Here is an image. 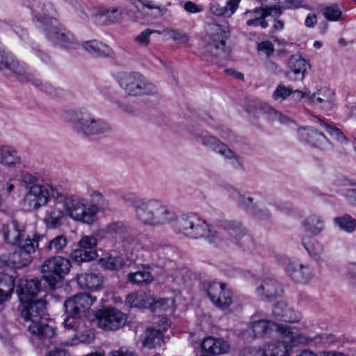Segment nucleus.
Returning <instances> with one entry per match:
<instances>
[{
	"mask_svg": "<svg viewBox=\"0 0 356 356\" xmlns=\"http://www.w3.org/2000/svg\"><path fill=\"white\" fill-rule=\"evenodd\" d=\"M90 198L70 195L63 196L62 202L65 213L74 220L92 225L100 212L109 209L108 200L99 191L92 190Z\"/></svg>",
	"mask_w": 356,
	"mask_h": 356,
	"instance_id": "f257e3e1",
	"label": "nucleus"
},
{
	"mask_svg": "<svg viewBox=\"0 0 356 356\" xmlns=\"http://www.w3.org/2000/svg\"><path fill=\"white\" fill-rule=\"evenodd\" d=\"M21 303L22 316L26 322L31 339L38 340L39 343L47 345L46 341H50L54 337L55 329L47 323L48 318L45 301L40 299Z\"/></svg>",
	"mask_w": 356,
	"mask_h": 356,
	"instance_id": "f03ea898",
	"label": "nucleus"
},
{
	"mask_svg": "<svg viewBox=\"0 0 356 356\" xmlns=\"http://www.w3.org/2000/svg\"><path fill=\"white\" fill-rule=\"evenodd\" d=\"M128 200L135 208L137 219L144 225H159L176 218L175 213L158 200L141 199L134 194L129 195Z\"/></svg>",
	"mask_w": 356,
	"mask_h": 356,
	"instance_id": "7ed1b4c3",
	"label": "nucleus"
},
{
	"mask_svg": "<svg viewBox=\"0 0 356 356\" xmlns=\"http://www.w3.org/2000/svg\"><path fill=\"white\" fill-rule=\"evenodd\" d=\"M175 229L193 238L205 237L210 243L221 245L222 238L221 222L217 228L211 227L207 222L194 213L183 215L178 218L175 224Z\"/></svg>",
	"mask_w": 356,
	"mask_h": 356,
	"instance_id": "20e7f679",
	"label": "nucleus"
},
{
	"mask_svg": "<svg viewBox=\"0 0 356 356\" xmlns=\"http://www.w3.org/2000/svg\"><path fill=\"white\" fill-rule=\"evenodd\" d=\"M62 118L75 131L85 136L103 134L111 129L108 123L96 118L84 108L67 110Z\"/></svg>",
	"mask_w": 356,
	"mask_h": 356,
	"instance_id": "39448f33",
	"label": "nucleus"
},
{
	"mask_svg": "<svg viewBox=\"0 0 356 356\" xmlns=\"http://www.w3.org/2000/svg\"><path fill=\"white\" fill-rule=\"evenodd\" d=\"M229 38V32L226 28L219 24L214 25L211 33L205 37L202 58L213 62L217 58L226 57L231 51V47L227 44Z\"/></svg>",
	"mask_w": 356,
	"mask_h": 356,
	"instance_id": "423d86ee",
	"label": "nucleus"
},
{
	"mask_svg": "<svg viewBox=\"0 0 356 356\" xmlns=\"http://www.w3.org/2000/svg\"><path fill=\"white\" fill-rule=\"evenodd\" d=\"M63 195L54 186L43 184L31 186L23 199L24 206L29 211H37L50 200H62Z\"/></svg>",
	"mask_w": 356,
	"mask_h": 356,
	"instance_id": "0eeeda50",
	"label": "nucleus"
},
{
	"mask_svg": "<svg viewBox=\"0 0 356 356\" xmlns=\"http://www.w3.org/2000/svg\"><path fill=\"white\" fill-rule=\"evenodd\" d=\"M118 83L125 92L133 97L156 93V86L138 72H124L118 76Z\"/></svg>",
	"mask_w": 356,
	"mask_h": 356,
	"instance_id": "6e6552de",
	"label": "nucleus"
},
{
	"mask_svg": "<svg viewBox=\"0 0 356 356\" xmlns=\"http://www.w3.org/2000/svg\"><path fill=\"white\" fill-rule=\"evenodd\" d=\"M221 245H229L236 243L244 250L249 249L253 245L252 238L245 233L240 222L224 220L221 221Z\"/></svg>",
	"mask_w": 356,
	"mask_h": 356,
	"instance_id": "1a4fd4ad",
	"label": "nucleus"
},
{
	"mask_svg": "<svg viewBox=\"0 0 356 356\" xmlns=\"http://www.w3.org/2000/svg\"><path fill=\"white\" fill-rule=\"evenodd\" d=\"M40 27L45 38L55 44L64 48H76L79 43L72 33L60 26L56 19H52L49 24L40 22Z\"/></svg>",
	"mask_w": 356,
	"mask_h": 356,
	"instance_id": "9d476101",
	"label": "nucleus"
},
{
	"mask_svg": "<svg viewBox=\"0 0 356 356\" xmlns=\"http://www.w3.org/2000/svg\"><path fill=\"white\" fill-rule=\"evenodd\" d=\"M43 238V235L34 233L33 238H27L24 243L17 245L18 248L10 254L9 261L16 268L28 266L33 260V254L38 248L39 242Z\"/></svg>",
	"mask_w": 356,
	"mask_h": 356,
	"instance_id": "9b49d317",
	"label": "nucleus"
},
{
	"mask_svg": "<svg viewBox=\"0 0 356 356\" xmlns=\"http://www.w3.org/2000/svg\"><path fill=\"white\" fill-rule=\"evenodd\" d=\"M71 267L68 259L60 256H54L47 259L41 267L43 278L50 286L59 282L63 276L67 274Z\"/></svg>",
	"mask_w": 356,
	"mask_h": 356,
	"instance_id": "f8f14e48",
	"label": "nucleus"
},
{
	"mask_svg": "<svg viewBox=\"0 0 356 356\" xmlns=\"http://www.w3.org/2000/svg\"><path fill=\"white\" fill-rule=\"evenodd\" d=\"M197 141H200L205 147L219 153L230 161L234 168H242L243 164L238 156L232 151L225 144L220 140L210 135L205 134L203 131L195 134Z\"/></svg>",
	"mask_w": 356,
	"mask_h": 356,
	"instance_id": "ddd939ff",
	"label": "nucleus"
},
{
	"mask_svg": "<svg viewBox=\"0 0 356 356\" xmlns=\"http://www.w3.org/2000/svg\"><path fill=\"white\" fill-rule=\"evenodd\" d=\"M207 293L210 300L219 308L227 309L232 303L233 292L225 283L216 281L209 283Z\"/></svg>",
	"mask_w": 356,
	"mask_h": 356,
	"instance_id": "4468645a",
	"label": "nucleus"
},
{
	"mask_svg": "<svg viewBox=\"0 0 356 356\" xmlns=\"http://www.w3.org/2000/svg\"><path fill=\"white\" fill-rule=\"evenodd\" d=\"M1 232L4 241L10 245H17L24 243L27 238H33V234L26 233V225L17 220H11L3 224Z\"/></svg>",
	"mask_w": 356,
	"mask_h": 356,
	"instance_id": "2eb2a0df",
	"label": "nucleus"
},
{
	"mask_svg": "<svg viewBox=\"0 0 356 356\" xmlns=\"http://www.w3.org/2000/svg\"><path fill=\"white\" fill-rule=\"evenodd\" d=\"M249 329L252 330L255 337H263L266 334H270V330L276 329L278 332L285 334L286 337H290L291 340L296 342V337L293 336V331L287 325H279L271 321L264 319H256L254 316L252 317Z\"/></svg>",
	"mask_w": 356,
	"mask_h": 356,
	"instance_id": "dca6fc26",
	"label": "nucleus"
},
{
	"mask_svg": "<svg viewBox=\"0 0 356 356\" xmlns=\"http://www.w3.org/2000/svg\"><path fill=\"white\" fill-rule=\"evenodd\" d=\"M282 10L277 7L257 8L252 10H248L245 15L249 19L246 21L248 26H261L266 29L268 26L269 17H279Z\"/></svg>",
	"mask_w": 356,
	"mask_h": 356,
	"instance_id": "f3484780",
	"label": "nucleus"
},
{
	"mask_svg": "<svg viewBox=\"0 0 356 356\" xmlns=\"http://www.w3.org/2000/svg\"><path fill=\"white\" fill-rule=\"evenodd\" d=\"M97 318L98 326L105 330H118L127 321L125 314L114 308L100 311Z\"/></svg>",
	"mask_w": 356,
	"mask_h": 356,
	"instance_id": "a211bd4d",
	"label": "nucleus"
},
{
	"mask_svg": "<svg viewBox=\"0 0 356 356\" xmlns=\"http://www.w3.org/2000/svg\"><path fill=\"white\" fill-rule=\"evenodd\" d=\"M31 9L33 15V22L35 26L42 31V28L40 27V22L44 24H49V22L55 17L56 10L53 5L47 2L45 0H33L31 5Z\"/></svg>",
	"mask_w": 356,
	"mask_h": 356,
	"instance_id": "6ab92c4d",
	"label": "nucleus"
},
{
	"mask_svg": "<svg viewBox=\"0 0 356 356\" xmlns=\"http://www.w3.org/2000/svg\"><path fill=\"white\" fill-rule=\"evenodd\" d=\"M300 139L312 147L321 150H328L332 148L330 140L321 132L313 127H302L298 130Z\"/></svg>",
	"mask_w": 356,
	"mask_h": 356,
	"instance_id": "aec40b11",
	"label": "nucleus"
},
{
	"mask_svg": "<svg viewBox=\"0 0 356 356\" xmlns=\"http://www.w3.org/2000/svg\"><path fill=\"white\" fill-rule=\"evenodd\" d=\"M95 299L90 294H76L65 300L64 308L66 314L83 316L86 310L92 305Z\"/></svg>",
	"mask_w": 356,
	"mask_h": 356,
	"instance_id": "412c9836",
	"label": "nucleus"
},
{
	"mask_svg": "<svg viewBox=\"0 0 356 356\" xmlns=\"http://www.w3.org/2000/svg\"><path fill=\"white\" fill-rule=\"evenodd\" d=\"M284 339L282 341L270 343L263 348L264 353L266 356H290L292 349L291 343H298L303 341L300 335L293 332V336L296 337V342H293L291 340L290 337H286L285 334H283Z\"/></svg>",
	"mask_w": 356,
	"mask_h": 356,
	"instance_id": "4be33fe9",
	"label": "nucleus"
},
{
	"mask_svg": "<svg viewBox=\"0 0 356 356\" xmlns=\"http://www.w3.org/2000/svg\"><path fill=\"white\" fill-rule=\"evenodd\" d=\"M288 275L296 282L308 283L314 276L312 268L296 261L289 260L286 267Z\"/></svg>",
	"mask_w": 356,
	"mask_h": 356,
	"instance_id": "5701e85b",
	"label": "nucleus"
},
{
	"mask_svg": "<svg viewBox=\"0 0 356 356\" xmlns=\"http://www.w3.org/2000/svg\"><path fill=\"white\" fill-rule=\"evenodd\" d=\"M40 290L38 279H20L17 287V293L21 302L33 300Z\"/></svg>",
	"mask_w": 356,
	"mask_h": 356,
	"instance_id": "b1692460",
	"label": "nucleus"
},
{
	"mask_svg": "<svg viewBox=\"0 0 356 356\" xmlns=\"http://www.w3.org/2000/svg\"><path fill=\"white\" fill-rule=\"evenodd\" d=\"M309 67V64L300 55H293L288 62L286 76L290 81H302Z\"/></svg>",
	"mask_w": 356,
	"mask_h": 356,
	"instance_id": "393cba45",
	"label": "nucleus"
},
{
	"mask_svg": "<svg viewBox=\"0 0 356 356\" xmlns=\"http://www.w3.org/2000/svg\"><path fill=\"white\" fill-rule=\"evenodd\" d=\"M258 296L268 300H272L281 296L284 293L282 284L273 277H266L257 288Z\"/></svg>",
	"mask_w": 356,
	"mask_h": 356,
	"instance_id": "a878e982",
	"label": "nucleus"
},
{
	"mask_svg": "<svg viewBox=\"0 0 356 356\" xmlns=\"http://www.w3.org/2000/svg\"><path fill=\"white\" fill-rule=\"evenodd\" d=\"M99 232L104 236L111 237L128 243L134 241L131 237L130 229L122 222H113L102 228Z\"/></svg>",
	"mask_w": 356,
	"mask_h": 356,
	"instance_id": "bb28decb",
	"label": "nucleus"
},
{
	"mask_svg": "<svg viewBox=\"0 0 356 356\" xmlns=\"http://www.w3.org/2000/svg\"><path fill=\"white\" fill-rule=\"evenodd\" d=\"M228 191L229 195L234 200L244 205L257 218L265 219L270 216V213L268 210L259 209L257 205L252 204L253 200L252 197H245L234 187H230Z\"/></svg>",
	"mask_w": 356,
	"mask_h": 356,
	"instance_id": "cd10ccee",
	"label": "nucleus"
},
{
	"mask_svg": "<svg viewBox=\"0 0 356 356\" xmlns=\"http://www.w3.org/2000/svg\"><path fill=\"white\" fill-rule=\"evenodd\" d=\"M273 315L275 319L288 323L298 322L302 318L299 312L296 311L283 301H279L275 304Z\"/></svg>",
	"mask_w": 356,
	"mask_h": 356,
	"instance_id": "c85d7f7f",
	"label": "nucleus"
},
{
	"mask_svg": "<svg viewBox=\"0 0 356 356\" xmlns=\"http://www.w3.org/2000/svg\"><path fill=\"white\" fill-rule=\"evenodd\" d=\"M229 343L222 339L207 337L202 343V348L209 355H219L227 353L229 350Z\"/></svg>",
	"mask_w": 356,
	"mask_h": 356,
	"instance_id": "c756f323",
	"label": "nucleus"
},
{
	"mask_svg": "<svg viewBox=\"0 0 356 356\" xmlns=\"http://www.w3.org/2000/svg\"><path fill=\"white\" fill-rule=\"evenodd\" d=\"M309 96V102H317L321 104V108L325 110H330L333 107L334 93L328 88H321L316 92H314L312 95Z\"/></svg>",
	"mask_w": 356,
	"mask_h": 356,
	"instance_id": "7c9ffc66",
	"label": "nucleus"
},
{
	"mask_svg": "<svg viewBox=\"0 0 356 356\" xmlns=\"http://www.w3.org/2000/svg\"><path fill=\"white\" fill-rule=\"evenodd\" d=\"M82 46L93 56L113 58L115 56L113 50L110 47L97 40L84 42Z\"/></svg>",
	"mask_w": 356,
	"mask_h": 356,
	"instance_id": "2f4dec72",
	"label": "nucleus"
},
{
	"mask_svg": "<svg viewBox=\"0 0 356 356\" xmlns=\"http://www.w3.org/2000/svg\"><path fill=\"white\" fill-rule=\"evenodd\" d=\"M241 0H229L225 4L219 1H212L210 4L211 12L216 16L231 17L236 10Z\"/></svg>",
	"mask_w": 356,
	"mask_h": 356,
	"instance_id": "473e14b6",
	"label": "nucleus"
},
{
	"mask_svg": "<svg viewBox=\"0 0 356 356\" xmlns=\"http://www.w3.org/2000/svg\"><path fill=\"white\" fill-rule=\"evenodd\" d=\"M80 287L88 290H97L102 284V276L97 272H88L79 274L76 277Z\"/></svg>",
	"mask_w": 356,
	"mask_h": 356,
	"instance_id": "72a5a7b5",
	"label": "nucleus"
},
{
	"mask_svg": "<svg viewBox=\"0 0 356 356\" xmlns=\"http://www.w3.org/2000/svg\"><path fill=\"white\" fill-rule=\"evenodd\" d=\"M6 70L10 72L19 81H29L32 77V74L28 70L27 66L24 63H20L15 56L10 62Z\"/></svg>",
	"mask_w": 356,
	"mask_h": 356,
	"instance_id": "f704fd0d",
	"label": "nucleus"
},
{
	"mask_svg": "<svg viewBox=\"0 0 356 356\" xmlns=\"http://www.w3.org/2000/svg\"><path fill=\"white\" fill-rule=\"evenodd\" d=\"M21 161L18 152L11 146H0V163L8 167H15Z\"/></svg>",
	"mask_w": 356,
	"mask_h": 356,
	"instance_id": "c9c22d12",
	"label": "nucleus"
},
{
	"mask_svg": "<svg viewBox=\"0 0 356 356\" xmlns=\"http://www.w3.org/2000/svg\"><path fill=\"white\" fill-rule=\"evenodd\" d=\"M152 293L151 291L146 293H130L127 296L126 303L131 307L149 308L150 302H152Z\"/></svg>",
	"mask_w": 356,
	"mask_h": 356,
	"instance_id": "e433bc0d",
	"label": "nucleus"
},
{
	"mask_svg": "<svg viewBox=\"0 0 356 356\" xmlns=\"http://www.w3.org/2000/svg\"><path fill=\"white\" fill-rule=\"evenodd\" d=\"M302 225L306 232L314 236L319 234L325 227L323 219L316 214L309 216L303 222Z\"/></svg>",
	"mask_w": 356,
	"mask_h": 356,
	"instance_id": "4c0bfd02",
	"label": "nucleus"
},
{
	"mask_svg": "<svg viewBox=\"0 0 356 356\" xmlns=\"http://www.w3.org/2000/svg\"><path fill=\"white\" fill-rule=\"evenodd\" d=\"M152 302H150L149 309L158 315L162 313H171L173 311L174 300L170 298H161L156 300L152 294Z\"/></svg>",
	"mask_w": 356,
	"mask_h": 356,
	"instance_id": "58836bf2",
	"label": "nucleus"
},
{
	"mask_svg": "<svg viewBox=\"0 0 356 356\" xmlns=\"http://www.w3.org/2000/svg\"><path fill=\"white\" fill-rule=\"evenodd\" d=\"M66 219L65 211L60 208H52L45 216L44 222L49 228H57L63 225Z\"/></svg>",
	"mask_w": 356,
	"mask_h": 356,
	"instance_id": "ea45409f",
	"label": "nucleus"
},
{
	"mask_svg": "<svg viewBox=\"0 0 356 356\" xmlns=\"http://www.w3.org/2000/svg\"><path fill=\"white\" fill-rule=\"evenodd\" d=\"M163 338L161 330H156L154 327H149L144 333L142 345L149 349L154 348L160 345Z\"/></svg>",
	"mask_w": 356,
	"mask_h": 356,
	"instance_id": "a19ab883",
	"label": "nucleus"
},
{
	"mask_svg": "<svg viewBox=\"0 0 356 356\" xmlns=\"http://www.w3.org/2000/svg\"><path fill=\"white\" fill-rule=\"evenodd\" d=\"M10 31L15 32L17 37L23 41H26L29 38V33L25 28L20 25L0 19V31L8 33Z\"/></svg>",
	"mask_w": 356,
	"mask_h": 356,
	"instance_id": "79ce46f5",
	"label": "nucleus"
},
{
	"mask_svg": "<svg viewBox=\"0 0 356 356\" xmlns=\"http://www.w3.org/2000/svg\"><path fill=\"white\" fill-rule=\"evenodd\" d=\"M334 224L343 232L351 234L356 229V220L349 214L334 218Z\"/></svg>",
	"mask_w": 356,
	"mask_h": 356,
	"instance_id": "37998d69",
	"label": "nucleus"
},
{
	"mask_svg": "<svg viewBox=\"0 0 356 356\" xmlns=\"http://www.w3.org/2000/svg\"><path fill=\"white\" fill-rule=\"evenodd\" d=\"M97 256L96 250H87L83 248L74 250L71 253L72 259L76 262H86L95 259Z\"/></svg>",
	"mask_w": 356,
	"mask_h": 356,
	"instance_id": "c03bdc74",
	"label": "nucleus"
},
{
	"mask_svg": "<svg viewBox=\"0 0 356 356\" xmlns=\"http://www.w3.org/2000/svg\"><path fill=\"white\" fill-rule=\"evenodd\" d=\"M129 4L122 7L124 11V20L128 19L133 22L138 20V14L140 8L137 0H129Z\"/></svg>",
	"mask_w": 356,
	"mask_h": 356,
	"instance_id": "a18cd8bd",
	"label": "nucleus"
},
{
	"mask_svg": "<svg viewBox=\"0 0 356 356\" xmlns=\"http://www.w3.org/2000/svg\"><path fill=\"white\" fill-rule=\"evenodd\" d=\"M127 280L132 284L142 285L152 282V276L148 271L138 270L135 273H130L127 276Z\"/></svg>",
	"mask_w": 356,
	"mask_h": 356,
	"instance_id": "49530a36",
	"label": "nucleus"
},
{
	"mask_svg": "<svg viewBox=\"0 0 356 356\" xmlns=\"http://www.w3.org/2000/svg\"><path fill=\"white\" fill-rule=\"evenodd\" d=\"M316 119V122L319 123L321 127H324L327 133L336 140L341 143L347 140L346 137L339 129L334 126L332 124H329L327 121H325L323 119L319 118H317Z\"/></svg>",
	"mask_w": 356,
	"mask_h": 356,
	"instance_id": "de8ad7c7",
	"label": "nucleus"
},
{
	"mask_svg": "<svg viewBox=\"0 0 356 356\" xmlns=\"http://www.w3.org/2000/svg\"><path fill=\"white\" fill-rule=\"evenodd\" d=\"M67 244V238L64 235H58L49 241L47 249L53 253H60L63 251Z\"/></svg>",
	"mask_w": 356,
	"mask_h": 356,
	"instance_id": "09e8293b",
	"label": "nucleus"
},
{
	"mask_svg": "<svg viewBox=\"0 0 356 356\" xmlns=\"http://www.w3.org/2000/svg\"><path fill=\"white\" fill-rule=\"evenodd\" d=\"M81 316L67 314L63 324L66 329L78 332L83 327V319Z\"/></svg>",
	"mask_w": 356,
	"mask_h": 356,
	"instance_id": "8fccbe9b",
	"label": "nucleus"
},
{
	"mask_svg": "<svg viewBox=\"0 0 356 356\" xmlns=\"http://www.w3.org/2000/svg\"><path fill=\"white\" fill-rule=\"evenodd\" d=\"M14 288L15 280L13 277L6 273H0V291L10 297Z\"/></svg>",
	"mask_w": 356,
	"mask_h": 356,
	"instance_id": "3c124183",
	"label": "nucleus"
},
{
	"mask_svg": "<svg viewBox=\"0 0 356 356\" xmlns=\"http://www.w3.org/2000/svg\"><path fill=\"white\" fill-rule=\"evenodd\" d=\"M302 245L311 257L318 256L323 251V246L316 239H311L309 241H306V239L303 238Z\"/></svg>",
	"mask_w": 356,
	"mask_h": 356,
	"instance_id": "603ef678",
	"label": "nucleus"
},
{
	"mask_svg": "<svg viewBox=\"0 0 356 356\" xmlns=\"http://www.w3.org/2000/svg\"><path fill=\"white\" fill-rule=\"evenodd\" d=\"M293 93V88L284 85L279 84L273 93V98L275 101L282 102Z\"/></svg>",
	"mask_w": 356,
	"mask_h": 356,
	"instance_id": "864d4df0",
	"label": "nucleus"
},
{
	"mask_svg": "<svg viewBox=\"0 0 356 356\" xmlns=\"http://www.w3.org/2000/svg\"><path fill=\"white\" fill-rule=\"evenodd\" d=\"M103 14L111 22H121L124 20L122 7H113L111 9H107Z\"/></svg>",
	"mask_w": 356,
	"mask_h": 356,
	"instance_id": "5fc2aeb1",
	"label": "nucleus"
},
{
	"mask_svg": "<svg viewBox=\"0 0 356 356\" xmlns=\"http://www.w3.org/2000/svg\"><path fill=\"white\" fill-rule=\"evenodd\" d=\"M14 56L13 53L6 51V47L0 42V71L6 70Z\"/></svg>",
	"mask_w": 356,
	"mask_h": 356,
	"instance_id": "6e6d98bb",
	"label": "nucleus"
},
{
	"mask_svg": "<svg viewBox=\"0 0 356 356\" xmlns=\"http://www.w3.org/2000/svg\"><path fill=\"white\" fill-rule=\"evenodd\" d=\"M19 181L22 186H24L27 190H29V188L31 186L38 184H37V177L27 171L21 172L19 177Z\"/></svg>",
	"mask_w": 356,
	"mask_h": 356,
	"instance_id": "4d7b16f0",
	"label": "nucleus"
},
{
	"mask_svg": "<svg viewBox=\"0 0 356 356\" xmlns=\"http://www.w3.org/2000/svg\"><path fill=\"white\" fill-rule=\"evenodd\" d=\"M323 15L330 21H337L341 18L342 13L337 6L333 5L325 8Z\"/></svg>",
	"mask_w": 356,
	"mask_h": 356,
	"instance_id": "13d9d810",
	"label": "nucleus"
},
{
	"mask_svg": "<svg viewBox=\"0 0 356 356\" xmlns=\"http://www.w3.org/2000/svg\"><path fill=\"white\" fill-rule=\"evenodd\" d=\"M31 53L39 58L40 60L46 65L51 63V57L48 54L40 49L39 45L35 42L31 43Z\"/></svg>",
	"mask_w": 356,
	"mask_h": 356,
	"instance_id": "bf43d9fd",
	"label": "nucleus"
},
{
	"mask_svg": "<svg viewBox=\"0 0 356 356\" xmlns=\"http://www.w3.org/2000/svg\"><path fill=\"white\" fill-rule=\"evenodd\" d=\"M97 243V238L95 236H84L79 241V247L87 250H96Z\"/></svg>",
	"mask_w": 356,
	"mask_h": 356,
	"instance_id": "052dcab7",
	"label": "nucleus"
},
{
	"mask_svg": "<svg viewBox=\"0 0 356 356\" xmlns=\"http://www.w3.org/2000/svg\"><path fill=\"white\" fill-rule=\"evenodd\" d=\"M138 3H140L142 8H147L149 10L155 9L158 11L159 15H162L165 13L166 9L161 5L156 3L152 0H137Z\"/></svg>",
	"mask_w": 356,
	"mask_h": 356,
	"instance_id": "680f3d73",
	"label": "nucleus"
},
{
	"mask_svg": "<svg viewBox=\"0 0 356 356\" xmlns=\"http://www.w3.org/2000/svg\"><path fill=\"white\" fill-rule=\"evenodd\" d=\"M167 35L173 40L177 41L179 43L186 44L189 40L188 36L180 31L177 30L170 29L167 31Z\"/></svg>",
	"mask_w": 356,
	"mask_h": 356,
	"instance_id": "e2e57ef3",
	"label": "nucleus"
},
{
	"mask_svg": "<svg viewBox=\"0 0 356 356\" xmlns=\"http://www.w3.org/2000/svg\"><path fill=\"white\" fill-rule=\"evenodd\" d=\"M155 31L147 29L141 32L135 39V41L140 45L146 46L149 42V37Z\"/></svg>",
	"mask_w": 356,
	"mask_h": 356,
	"instance_id": "0e129e2a",
	"label": "nucleus"
},
{
	"mask_svg": "<svg viewBox=\"0 0 356 356\" xmlns=\"http://www.w3.org/2000/svg\"><path fill=\"white\" fill-rule=\"evenodd\" d=\"M122 260L118 257H108L104 261V266L109 270H116L122 266Z\"/></svg>",
	"mask_w": 356,
	"mask_h": 356,
	"instance_id": "69168bd1",
	"label": "nucleus"
},
{
	"mask_svg": "<svg viewBox=\"0 0 356 356\" xmlns=\"http://www.w3.org/2000/svg\"><path fill=\"white\" fill-rule=\"evenodd\" d=\"M240 356H266L263 348H244L240 353Z\"/></svg>",
	"mask_w": 356,
	"mask_h": 356,
	"instance_id": "338daca9",
	"label": "nucleus"
},
{
	"mask_svg": "<svg viewBox=\"0 0 356 356\" xmlns=\"http://www.w3.org/2000/svg\"><path fill=\"white\" fill-rule=\"evenodd\" d=\"M110 356H137L136 353L129 348L122 347L119 350H113Z\"/></svg>",
	"mask_w": 356,
	"mask_h": 356,
	"instance_id": "774afa93",
	"label": "nucleus"
}]
</instances>
